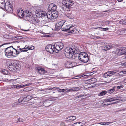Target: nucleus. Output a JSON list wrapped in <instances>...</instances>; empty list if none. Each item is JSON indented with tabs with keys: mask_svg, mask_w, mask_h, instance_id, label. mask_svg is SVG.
<instances>
[{
	"mask_svg": "<svg viewBox=\"0 0 126 126\" xmlns=\"http://www.w3.org/2000/svg\"><path fill=\"white\" fill-rule=\"evenodd\" d=\"M59 92H65V91H66V90H65L64 89H60L58 90H57Z\"/></svg>",
	"mask_w": 126,
	"mask_h": 126,
	"instance_id": "obj_49",
	"label": "nucleus"
},
{
	"mask_svg": "<svg viewBox=\"0 0 126 126\" xmlns=\"http://www.w3.org/2000/svg\"><path fill=\"white\" fill-rule=\"evenodd\" d=\"M31 20L32 22L35 23H38L39 21L36 18L32 17Z\"/></svg>",
	"mask_w": 126,
	"mask_h": 126,
	"instance_id": "obj_30",
	"label": "nucleus"
},
{
	"mask_svg": "<svg viewBox=\"0 0 126 126\" xmlns=\"http://www.w3.org/2000/svg\"><path fill=\"white\" fill-rule=\"evenodd\" d=\"M72 120L73 121L75 120L76 118V117L75 116H72Z\"/></svg>",
	"mask_w": 126,
	"mask_h": 126,
	"instance_id": "obj_62",
	"label": "nucleus"
},
{
	"mask_svg": "<svg viewBox=\"0 0 126 126\" xmlns=\"http://www.w3.org/2000/svg\"><path fill=\"white\" fill-rule=\"evenodd\" d=\"M16 53H14L13 54V56L14 57H16L17 56L19 53V52L18 50H17L16 49V50H15Z\"/></svg>",
	"mask_w": 126,
	"mask_h": 126,
	"instance_id": "obj_32",
	"label": "nucleus"
},
{
	"mask_svg": "<svg viewBox=\"0 0 126 126\" xmlns=\"http://www.w3.org/2000/svg\"><path fill=\"white\" fill-rule=\"evenodd\" d=\"M107 72L109 76V77H110L112 75L115 74L116 72L115 71H108Z\"/></svg>",
	"mask_w": 126,
	"mask_h": 126,
	"instance_id": "obj_23",
	"label": "nucleus"
},
{
	"mask_svg": "<svg viewBox=\"0 0 126 126\" xmlns=\"http://www.w3.org/2000/svg\"><path fill=\"white\" fill-rule=\"evenodd\" d=\"M60 126H65V123L63 122H61L60 124Z\"/></svg>",
	"mask_w": 126,
	"mask_h": 126,
	"instance_id": "obj_51",
	"label": "nucleus"
},
{
	"mask_svg": "<svg viewBox=\"0 0 126 126\" xmlns=\"http://www.w3.org/2000/svg\"><path fill=\"white\" fill-rule=\"evenodd\" d=\"M62 3L65 6V11H67L71 9V7L73 5L74 2L72 0H65L63 1Z\"/></svg>",
	"mask_w": 126,
	"mask_h": 126,
	"instance_id": "obj_3",
	"label": "nucleus"
},
{
	"mask_svg": "<svg viewBox=\"0 0 126 126\" xmlns=\"http://www.w3.org/2000/svg\"><path fill=\"white\" fill-rule=\"evenodd\" d=\"M24 18L26 20H27L29 21L30 20H31L32 19V17H30L29 16H27L26 15L24 16Z\"/></svg>",
	"mask_w": 126,
	"mask_h": 126,
	"instance_id": "obj_29",
	"label": "nucleus"
},
{
	"mask_svg": "<svg viewBox=\"0 0 126 126\" xmlns=\"http://www.w3.org/2000/svg\"><path fill=\"white\" fill-rule=\"evenodd\" d=\"M34 104V103L32 102H28L27 103V104L28 105H32L33 104Z\"/></svg>",
	"mask_w": 126,
	"mask_h": 126,
	"instance_id": "obj_53",
	"label": "nucleus"
},
{
	"mask_svg": "<svg viewBox=\"0 0 126 126\" xmlns=\"http://www.w3.org/2000/svg\"><path fill=\"white\" fill-rule=\"evenodd\" d=\"M49 8L51 9V11L55 12L57 8V6L55 4L51 3L49 5Z\"/></svg>",
	"mask_w": 126,
	"mask_h": 126,
	"instance_id": "obj_12",
	"label": "nucleus"
},
{
	"mask_svg": "<svg viewBox=\"0 0 126 126\" xmlns=\"http://www.w3.org/2000/svg\"><path fill=\"white\" fill-rule=\"evenodd\" d=\"M113 101H115L120 100L121 97L120 96H116L114 97H113Z\"/></svg>",
	"mask_w": 126,
	"mask_h": 126,
	"instance_id": "obj_24",
	"label": "nucleus"
},
{
	"mask_svg": "<svg viewBox=\"0 0 126 126\" xmlns=\"http://www.w3.org/2000/svg\"><path fill=\"white\" fill-rule=\"evenodd\" d=\"M85 76V75H84V74H80L79 75L77 76L76 77H78V78H76V79H77L78 78H80L81 77H83Z\"/></svg>",
	"mask_w": 126,
	"mask_h": 126,
	"instance_id": "obj_45",
	"label": "nucleus"
},
{
	"mask_svg": "<svg viewBox=\"0 0 126 126\" xmlns=\"http://www.w3.org/2000/svg\"><path fill=\"white\" fill-rule=\"evenodd\" d=\"M32 96L29 95H24L23 97L22 100L24 102L28 101L32 98Z\"/></svg>",
	"mask_w": 126,
	"mask_h": 126,
	"instance_id": "obj_14",
	"label": "nucleus"
},
{
	"mask_svg": "<svg viewBox=\"0 0 126 126\" xmlns=\"http://www.w3.org/2000/svg\"><path fill=\"white\" fill-rule=\"evenodd\" d=\"M123 85H121L119 86H118L117 87L116 86V88H115V89H120L123 88Z\"/></svg>",
	"mask_w": 126,
	"mask_h": 126,
	"instance_id": "obj_50",
	"label": "nucleus"
},
{
	"mask_svg": "<svg viewBox=\"0 0 126 126\" xmlns=\"http://www.w3.org/2000/svg\"><path fill=\"white\" fill-rule=\"evenodd\" d=\"M22 101H23L22 100V99L21 98H19L18 99V102H17L20 103Z\"/></svg>",
	"mask_w": 126,
	"mask_h": 126,
	"instance_id": "obj_59",
	"label": "nucleus"
},
{
	"mask_svg": "<svg viewBox=\"0 0 126 126\" xmlns=\"http://www.w3.org/2000/svg\"><path fill=\"white\" fill-rule=\"evenodd\" d=\"M116 88V86L113 87L111 89L108 90L107 91V93H108L110 94L113 93L115 91V88Z\"/></svg>",
	"mask_w": 126,
	"mask_h": 126,
	"instance_id": "obj_19",
	"label": "nucleus"
},
{
	"mask_svg": "<svg viewBox=\"0 0 126 126\" xmlns=\"http://www.w3.org/2000/svg\"><path fill=\"white\" fill-rule=\"evenodd\" d=\"M24 14L22 12H20L19 11L17 13V15L18 16L20 17H23L24 16Z\"/></svg>",
	"mask_w": 126,
	"mask_h": 126,
	"instance_id": "obj_28",
	"label": "nucleus"
},
{
	"mask_svg": "<svg viewBox=\"0 0 126 126\" xmlns=\"http://www.w3.org/2000/svg\"><path fill=\"white\" fill-rule=\"evenodd\" d=\"M120 23L121 24L126 25V19L124 20H122L120 21Z\"/></svg>",
	"mask_w": 126,
	"mask_h": 126,
	"instance_id": "obj_33",
	"label": "nucleus"
},
{
	"mask_svg": "<svg viewBox=\"0 0 126 126\" xmlns=\"http://www.w3.org/2000/svg\"><path fill=\"white\" fill-rule=\"evenodd\" d=\"M83 96H84V95H83L82 94L80 95H79L78 96H77V98H80L81 97H82Z\"/></svg>",
	"mask_w": 126,
	"mask_h": 126,
	"instance_id": "obj_61",
	"label": "nucleus"
},
{
	"mask_svg": "<svg viewBox=\"0 0 126 126\" xmlns=\"http://www.w3.org/2000/svg\"><path fill=\"white\" fill-rule=\"evenodd\" d=\"M53 13V19H55L57 18L58 16V14L57 12H52Z\"/></svg>",
	"mask_w": 126,
	"mask_h": 126,
	"instance_id": "obj_21",
	"label": "nucleus"
},
{
	"mask_svg": "<svg viewBox=\"0 0 126 126\" xmlns=\"http://www.w3.org/2000/svg\"><path fill=\"white\" fill-rule=\"evenodd\" d=\"M122 66H126V62L122 63L120 64Z\"/></svg>",
	"mask_w": 126,
	"mask_h": 126,
	"instance_id": "obj_56",
	"label": "nucleus"
},
{
	"mask_svg": "<svg viewBox=\"0 0 126 126\" xmlns=\"http://www.w3.org/2000/svg\"><path fill=\"white\" fill-rule=\"evenodd\" d=\"M49 101L48 99L44 101L43 103L44 105L46 107L49 106L51 105V103Z\"/></svg>",
	"mask_w": 126,
	"mask_h": 126,
	"instance_id": "obj_17",
	"label": "nucleus"
},
{
	"mask_svg": "<svg viewBox=\"0 0 126 126\" xmlns=\"http://www.w3.org/2000/svg\"><path fill=\"white\" fill-rule=\"evenodd\" d=\"M65 22V20H63L58 22L57 23V24L59 26H60L61 28H62Z\"/></svg>",
	"mask_w": 126,
	"mask_h": 126,
	"instance_id": "obj_20",
	"label": "nucleus"
},
{
	"mask_svg": "<svg viewBox=\"0 0 126 126\" xmlns=\"http://www.w3.org/2000/svg\"><path fill=\"white\" fill-rule=\"evenodd\" d=\"M20 104L19 103H18L17 102H15L13 103L12 104V106L13 107H15L17 105H19Z\"/></svg>",
	"mask_w": 126,
	"mask_h": 126,
	"instance_id": "obj_40",
	"label": "nucleus"
},
{
	"mask_svg": "<svg viewBox=\"0 0 126 126\" xmlns=\"http://www.w3.org/2000/svg\"><path fill=\"white\" fill-rule=\"evenodd\" d=\"M74 27V26H73L72 25L70 27H68V29L70 30H68L67 31V32L68 33H72L74 32L76 30V28H73Z\"/></svg>",
	"mask_w": 126,
	"mask_h": 126,
	"instance_id": "obj_18",
	"label": "nucleus"
},
{
	"mask_svg": "<svg viewBox=\"0 0 126 126\" xmlns=\"http://www.w3.org/2000/svg\"><path fill=\"white\" fill-rule=\"evenodd\" d=\"M104 102H109V99H106L104 100Z\"/></svg>",
	"mask_w": 126,
	"mask_h": 126,
	"instance_id": "obj_58",
	"label": "nucleus"
},
{
	"mask_svg": "<svg viewBox=\"0 0 126 126\" xmlns=\"http://www.w3.org/2000/svg\"><path fill=\"white\" fill-rule=\"evenodd\" d=\"M41 18L47 17V13L44 11H42L41 12Z\"/></svg>",
	"mask_w": 126,
	"mask_h": 126,
	"instance_id": "obj_25",
	"label": "nucleus"
},
{
	"mask_svg": "<svg viewBox=\"0 0 126 126\" xmlns=\"http://www.w3.org/2000/svg\"><path fill=\"white\" fill-rule=\"evenodd\" d=\"M9 69L11 71H16L19 67L18 64L16 61L11 60L9 64Z\"/></svg>",
	"mask_w": 126,
	"mask_h": 126,
	"instance_id": "obj_2",
	"label": "nucleus"
},
{
	"mask_svg": "<svg viewBox=\"0 0 126 126\" xmlns=\"http://www.w3.org/2000/svg\"><path fill=\"white\" fill-rule=\"evenodd\" d=\"M104 102L103 103H102V105L103 106H104V105H110V104H105L104 103Z\"/></svg>",
	"mask_w": 126,
	"mask_h": 126,
	"instance_id": "obj_63",
	"label": "nucleus"
},
{
	"mask_svg": "<svg viewBox=\"0 0 126 126\" xmlns=\"http://www.w3.org/2000/svg\"><path fill=\"white\" fill-rule=\"evenodd\" d=\"M26 15L27 16H29L30 17H32V13L31 12H30L29 11H28V13H27Z\"/></svg>",
	"mask_w": 126,
	"mask_h": 126,
	"instance_id": "obj_41",
	"label": "nucleus"
},
{
	"mask_svg": "<svg viewBox=\"0 0 126 126\" xmlns=\"http://www.w3.org/2000/svg\"><path fill=\"white\" fill-rule=\"evenodd\" d=\"M81 87H74V91H78L80 89Z\"/></svg>",
	"mask_w": 126,
	"mask_h": 126,
	"instance_id": "obj_37",
	"label": "nucleus"
},
{
	"mask_svg": "<svg viewBox=\"0 0 126 126\" xmlns=\"http://www.w3.org/2000/svg\"><path fill=\"white\" fill-rule=\"evenodd\" d=\"M108 77H109V76L107 72L105 73L103 76V77L105 78Z\"/></svg>",
	"mask_w": 126,
	"mask_h": 126,
	"instance_id": "obj_46",
	"label": "nucleus"
},
{
	"mask_svg": "<svg viewBox=\"0 0 126 126\" xmlns=\"http://www.w3.org/2000/svg\"><path fill=\"white\" fill-rule=\"evenodd\" d=\"M30 87H26L24 89L23 91H24L25 92H28L29 91H30Z\"/></svg>",
	"mask_w": 126,
	"mask_h": 126,
	"instance_id": "obj_44",
	"label": "nucleus"
},
{
	"mask_svg": "<svg viewBox=\"0 0 126 126\" xmlns=\"http://www.w3.org/2000/svg\"><path fill=\"white\" fill-rule=\"evenodd\" d=\"M17 50H18L19 53L21 52H25V51L23 48H19L18 49H17Z\"/></svg>",
	"mask_w": 126,
	"mask_h": 126,
	"instance_id": "obj_47",
	"label": "nucleus"
},
{
	"mask_svg": "<svg viewBox=\"0 0 126 126\" xmlns=\"http://www.w3.org/2000/svg\"><path fill=\"white\" fill-rule=\"evenodd\" d=\"M99 29L101 31H106L108 30L109 29L108 28H102L101 27H99Z\"/></svg>",
	"mask_w": 126,
	"mask_h": 126,
	"instance_id": "obj_38",
	"label": "nucleus"
},
{
	"mask_svg": "<svg viewBox=\"0 0 126 126\" xmlns=\"http://www.w3.org/2000/svg\"><path fill=\"white\" fill-rule=\"evenodd\" d=\"M116 53L118 55H124L125 56L126 54V47L121 48L120 49H117L116 52Z\"/></svg>",
	"mask_w": 126,
	"mask_h": 126,
	"instance_id": "obj_7",
	"label": "nucleus"
},
{
	"mask_svg": "<svg viewBox=\"0 0 126 126\" xmlns=\"http://www.w3.org/2000/svg\"><path fill=\"white\" fill-rule=\"evenodd\" d=\"M24 85L22 84L20 85H18V84L17 85H16V88L17 89H19L20 88H24Z\"/></svg>",
	"mask_w": 126,
	"mask_h": 126,
	"instance_id": "obj_31",
	"label": "nucleus"
},
{
	"mask_svg": "<svg viewBox=\"0 0 126 126\" xmlns=\"http://www.w3.org/2000/svg\"><path fill=\"white\" fill-rule=\"evenodd\" d=\"M3 37L5 38H8L9 37V36L8 35H3Z\"/></svg>",
	"mask_w": 126,
	"mask_h": 126,
	"instance_id": "obj_64",
	"label": "nucleus"
},
{
	"mask_svg": "<svg viewBox=\"0 0 126 126\" xmlns=\"http://www.w3.org/2000/svg\"><path fill=\"white\" fill-rule=\"evenodd\" d=\"M6 4L5 6V7H4V9L7 11V12L10 13H12L13 12L12 9V4L10 2H6Z\"/></svg>",
	"mask_w": 126,
	"mask_h": 126,
	"instance_id": "obj_6",
	"label": "nucleus"
},
{
	"mask_svg": "<svg viewBox=\"0 0 126 126\" xmlns=\"http://www.w3.org/2000/svg\"><path fill=\"white\" fill-rule=\"evenodd\" d=\"M118 74L119 76H124L122 71L120 72L119 73H118Z\"/></svg>",
	"mask_w": 126,
	"mask_h": 126,
	"instance_id": "obj_52",
	"label": "nucleus"
},
{
	"mask_svg": "<svg viewBox=\"0 0 126 126\" xmlns=\"http://www.w3.org/2000/svg\"><path fill=\"white\" fill-rule=\"evenodd\" d=\"M51 44H50L47 46L46 47V49L47 51L50 54H52L55 51L54 48Z\"/></svg>",
	"mask_w": 126,
	"mask_h": 126,
	"instance_id": "obj_8",
	"label": "nucleus"
},
{
	"mask_svg": "<svg viewBox=\"0 0 126 126\" xmlns=\"http://www.w3.org/2000/svg\"><path fill=\"white\" fill-rule=\"evenodd\" d=\"M66 11L67 12L65 13V15L68 18L70 19H73L74 18V16L70 9Z\"/></svg>",
	"mask_w": 126,
	"mask_h": 126,
	"instance_id": "obj_9",
	"label": "nucleus"
},
{
	"mask_svg": "<svg viewBox=\"0 0 126 126\" xmlns=\"http://www.w3.org/2000/svg\"><path fill=\"white\" fill-rule=\"evenodd\" d=\"M34 47L33 46H32L31 47H29V50H32L34 49Z\"/></svg>",
	"mask_w": 126,
	"mask_h": 126,
	"instance_id": "obj_54",
	"label": "nucleus"
},
{
	"mask_svg": "<svg viewBox=\"0 0 126 126\" xmlns=\"http://www.w3.org/2000/svg\"><path fill=\"white\" fill-rule=\"evenodd\" d=\"M37 71L40 75L43 74L47 72L45 70L40 67H38L37 68Z\"/></svg>",
	"mask_w": 126,
	"mask_h": 126,
	"instance_id": "obj_13",
	"label": "nucleus"
},
{
	"mask_svg": "<svg viewBox=\"0 0 126 126\" xmlns=\"http://www.w3.org/2000/svg\"><path fill=\"white\" fill-rule=\"evenodd\" d=\"M124 32V30H121V31L119 30L117 32V34L118 35H122V32Z\"/></svg>",
	"mask_w": 126,
	"mask_h": 126,
	"instance_id": "obj_42",
	"label": "nucleus"
},
{
	"mask_svg": "<svg viewBox=\"0 0 126 126\" xmlns=\"http://www.w3.org/2000/svg\"><path fill=\"white\" fill-rule=\"evenodd\" d=\"M14 50V48L12 46L6 48L5 50V53L6 56L8 58H10L13 55V50Z\"/></svg>",
	"mask_w": 126,
	"mask_h": 126,
	"instance_id": "obj_5",
	"label": "nucleus"
},
{
	"mask_svg": "<svg viewBox=\"0 0 126 126\" xmlns=\"http://www.w3.org/2000/svg\"><path fill=\"white\" fill-rule=\"evenodd\" d=\"M2 73L4 75H6L7 73V71L6 70L4 69L2 70Z\"/></svg>",
	"mask_w": 126,
	"mask_h": 126,
	"instance_id": "obj_43",
	"label": "nucleus"
},
{
	"mask_svg": "<svg viewBox=\"0 0 126 126\" xmlns=\"http://www.w3.org/2000/svg\"><path fill=\"white\" fill-rule=\"evenodd\" d=\"M52 12L48 11L47 13V17L50 19H53Z\"/></svg>",
	"mask_w": 126,
	"mask_h": 126,
	"instance_id": "obj_15",
	"label": "nucleus"
},
{
	"mask_svg": "<svg viewBox=\"0 0 126 126\" xmlns=\"http://www.w3.org/2000/svg\"><path fill=\"white\" fill-rule=\"evenodd\" d=\"M23 48L25 51V52L26 51L29 49V46L27 45L25 46V47Z\"/></svg>",
	"mask_w": 126,
	"mask_h": 126,
	"instance_id": "obj_36",
	"label": "nucleus"
},
{
	"mask_svg": "<svg viewBox=\"0 0 126 126\" xmlns=\"http://www.w3.org/2000/svg\"><path fill=\"white\" fill-rule=\"evenodd\" d=\"M32 84V83H28L26 85H24V87H25L26 86H28L30 85H31Z\"/></svg>",
	"mask_w": 126,
	"mask_h": 126,
	"instance_id": "obj_55",
	"label": "nucleus"
},
{
	"mask_svg": "<svg viewBox=\"0 0 126 126\" xmlns=\"http://www.w3.org/2000/svg\"><path fill=\"white\" fill-rule=\"evenodd\" d=\"M69 27V26H67L66 25L64 27L63 26L62 28V30L63 31H66L67 32V31H68L69 30L68 29ZM70 30L69 29V30Z\"/></svg>",
	"mask_w": 126,
	"mask_h": 126,
	"instance_id": "obj_22",
	"label": "nucleus"
},
{
	"mask_svg": "<svg viewBox=\"0 0 126 126\" xmlns=\"http://www.w3.org/2000/svg\"><path fill=\"white\" fill-rule=\"evenodd\" d=\"M64 46V45L63 43L61 42H57L54 44L52 47L54 48L55 52L57 53L59 51L61 50Z\"/></svg>",
	"mask_w": 126,
	"mask_h": 126,
	"instance_id": "obj_4",
	"label": "nucleus"
},
{
	"mask_svg": "<svg viewBox=\"0 0 126 126\" xmlns=\"http://www.w3.org/2000/svg\"><path fill=\"white\" fill-rule=\"evenodd\" d=\"M41 12L38 13L36 14V16L40 18V17H41Z\"/></svg>",
	"mask_w": 126,
	"mask_h": 126,
	"instance_id": "obj_48",
	"label": "nucleus"
},
{
	"mask_svg": "<svg viewBox=\"0 0 126 126\" xmlns=\"http://www.w3.org/2000/svg\"><path fill=\"white\" fill-rule=\"evenodd\" d=\"M72 116H68V117L66 118V119H68V120H65V121L66 122H71L73 121L72 120Z\"/></svg>",
	"mask_w": 126,
	"mask_h": 126,
	"instance_id": "obj_27",
	"label": "nucleus"
},
{
	"mask_svg": "<svg viewBox=\"0 0 126 126\" xmlns=\"http://www.w3.org/2000/svg\"><path fill=\"white\" fill-rule=\"evenodd\" d=\"M16 122H22L24 121V120L21 118H17L16 120Z\"/></svg>",
	"mask_w": 126,
	"mask_h": 126,
	"instance_id": "obj_39",
	"label": "nucleus"
},
{
	"mask_svg": "<svg viewBox=\"0 0 126 126\" xmlns=\"http://www.w3.org/2000/svg\"><path fill=\"white\" fill-rule=\"evenodd\" d=\"M62 28L60 26H59L57 24L55 26V30L56 31H58L59 30H60L61 28L62 29Z\"/></svg>",
	"mask_w": 126,
	"mask_h": 126,
	"instance_id": "obj_34",
	"label": "nucleus"
},
{
	"mask_svg": "<svg viewBox=\"0 0 126 126\" xmlns=\"http://www.w3.org/2000/svg\"><path fill=\"white\" fill-rule=\"evenodd\" d=\"M74 63L71 62L70 61H66L65 62V65L66 67L68 68H70L73 67V64Z\"/></svg>",
	"mask_w": 126,
	"mask_h": 126,
	"instance_id": "obj_11",
	"label": "nucleus"
},
{
	"mask_svg": "<svg viewBox=\"0 0 126 126\" xmlns=\"http://www.w3.org/2000/svg\"><path fill=\"white\" fill-rule=\"evenodd\" d=\"M111 122H101L100 123H99L98 124L102 125H105L106 124L107 125H109L111 123Z\"/></svg>",
	"mask_w": 126,
	"mask_h": 126,
	"instance_id": "obj_35",
	"label": "nucleus"
},
{
	"mask_svg": "<svg viewBox=\"0 0 126 126\" xmlns=\"http://www.w3.org/2000/svg\"><path fill=\"white\" fill-rule=\"evenodd\" d=\"M65 52L71 56L73 54L75 55V57H77L78 55L79 59V60L83 63H86L88 62L89 58L87 53L84 52L80 53V50L78 47L75 46H73L71 47H67L65 50Z\"/></svg>",
	"mask_w": 126,
	"mask_h": 126,
	"instance_id": "obj_1",
	"label": "nucleus"
},
{
	"mask_svg": "<svg viewBox=\"0 0 126 126\" xmlns=\"http://www.w3.org/2000/svg\"><path fill=\"white\" fill-rule=\"evenodd\" d=\"M113 47V46L110 44H109L104 46L102 49L105 51H107Z\"/></svg>",
	"mask_w": 126,
	"mask_h": 126,
	"instance_id": "obj_10",
	"label": "nucleus"
},
{
	"mask_svg": "<svg viewBox=\"0 0 126 126\" xmlns=\"http://www.w3.org/2000/svg\"><path fill=\"white\" fill-rule=\"evenodd\" d=\"M65 90H66V91H65V92H66L67 93H68V92L71 91V89H65Z\"/></svg>",
	"mask_w": 126,
	"mask_h": 126,
	"instance_id": "obj_60",
	"label": "nucleus"
},
{
	"mask_svg": "<svg viewBox=\"0 0 126 126\" xmlns=\"http://www.w3.org/2000/svg\"><path fill=\"white\" fill-rule=\"evenodd\" d=\"M4 1V0H0V7L3 9L6 4V2L5 3Z\"/></svg>",
	"mask_w": 126,
	"mask_h": 126,
	"instance_id": "obj_16",
	"label": "nucleus"
},
{
	"mask_svg": "<svg viewBox=\"0 0 126 126\" xmlns=\"http://www.w3.org/2000/svg\"><path fill=\"white\" fill-rule=\"evenodd\" d=\"M109 102H110L113 101V97L110 98H109Z\"/></svg>",
	"mask_w": 126,
	"mask_h": 126,
	"instance_id": "obj_57",
	"label": "nucleus"
},
{
	"mask_svg": "<svg viewBox=\"0 0 126 126\" xmlns=\"http://www.w3.org/2000/svg\"><path fill=\"white\" fill-rule=\"evenodd\" d=\"M107 93V92L106 91H103L101 92L99 94V96H101L104 95Z\"/></svg>",
	"mask_w": 126,
	"mask_h": 126,
	"instance_id": "obj_26",
	"label": "nucleus"
}]
</instances>
